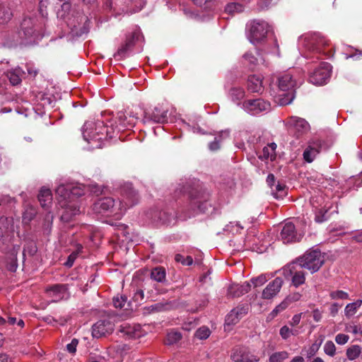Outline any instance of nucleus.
<instances>
[{"label": "nucleus", "mask_w": 362, "mask_h": 362, "mask_svg": "<svg viewBox=\"0 0 362 362\" xmlns=\"http://www.w3.org/2000/svg\"><path fill=\"white\" fill-rule=\"evenodd\" d=\"M362 305V300H357L354 303L346 305L344 309V314L347 317L353 316Z\"/></svg>", "instance_id": "obj_36"}, {"label": "nucleus", "mask_w": 362, "mask_h": 362, "mask_svg": "<svg viewBox=\"0 0 362 362\" xmlns=\"http://www.w3.org/2000/svg\"><path fill=\"white\" fill-rule=\"evenodd\" d=\"M262 156H259L260 158H264V159L270 158L272 160H274L276 156H272V151L269 147L264 146L262 149Z\"/></svg>", "instance_id": "obj_63"}, {"label": "nucleus", "mask_w": 362, "mask_h": 362, "mask_svg": "<svg viewBox=\"0 0 362 362\" xmlns=\"http://www.w3.org/2000/svg\"><path fill=\"white\" fill-rule=\"evenodd\" d=\"M360 354L361 347L358 345H353L346 349V356L351 361L357 358Z\"/></svg>", "instance_id": "obj_41"}, {"label": "nucleus", "mask_w": 362, "mask_h": 362, "mask_svg": "<svg viewBox=\"0 0 362 362\" xmlns=\"http://www.w3.org/2000/svg\"><path fill=\"white\" fill-rule=\"evenodd\" d=\"M127 298L125 296H115L112 299V303L116 308H124V310L130 309V303H127Z\"/></svg>", "instance_id": "obj_34"}, {"label": "nucleus", "mask_w": 362, "mask_h": 362, "mask_svg": "<svg viewBox=\"0 0 362 362\" xmlns=\"http://www.w3.org/2000/svg\"><path fill=\"white\" fill-rule=\"evenodd\" d=\"M37 214V209L31 205H27L23 214V223L29 225L30 221L34 219Z\"/></svg>", "instance_id": "obj_30"}, {"label": "nucleus", "mask_w": 362, "mask_h": 362, "mask_svg": "<svg viewBox=\"0 0 362 362\" xmlns=\"http://www.w3.org/2000/svg\"><path fill=\"white\" fill-rule=\"evenodd\" d=\"M303 268L307 269L312 274L317 272L325 263V257L319 250L307 251L296 260Z\"/></svg>", "instance_id": "obj_5"}, {"label": "nucleus", "mask_w": 362, "mask_h": 362, "mask_svg": "<svg viewBox=\"0 0 362 362\" xmlns=\"http://www.w3.org/2000/svg\"><path fill=\"white\" fill-rule=\"evenodd\" d=\"M114 330L113 324L108 320H100L92 326V336L101 338L110 334Z\"/></svg>", "instance_id": "obj_12"}, {"label": "nucleus", "mask_w": 362, "mask_h": 362, "mask_svg": "<svg viewBox=\"0 0 362 362\" xmlns=\"http://www.w3.org/2000/svg\"><path fill=\"white\" fill-rule=\"evenodd\" d=\"M244 7L242 4L236 2L228 4L225 8V11L230 15L240 13L243 11Z\"/></svg>", "instance_id": "obj_38"}, {"label": "nucleus", "mask_w": 362, "mask_h": 362, "mask_svg": "<svg viewBox=\"0 0 362 362\" xmlns=\"http://www.w3.org/2000/svg\"><path fill=\"white\" fill-rule=\"evenodd\" d=\"M210 334L211 331L206 326L199 327L195 332V337L199 339H206L210 336Z\"/></svg>", "instance_id": "obj_43"}, {"label": "nucleus", "mask_w": 362, "mask_h": 362, "mask_svg": "<svg viewBox=\"0 0 362 362\" xmlns=\"http://www.w3.org/2000/svg\"><path fill=\"white\" fill-rule=\"evenodd\" d=\"M318 153L319 150L316 148L308 146L303 152V158L308 163H311Z\"/></svg>", "instance_id": "obj_39"}, {"label": "nucleus", "mask_w": 362, "mask_h": 362, "mask_svg": "<svg viewBox=\"0 0 362 362\" xmlns=\"http://www.w3.org/2000/svg\"><path fill=\"white\" fill-rule=\"evenodd\" d=\"M168 110L160 106L145 110L144 112L143 123H160L168 122Z\"/></svg>", "instance_id": "obj_8"}, {"label": "nucleus", "mask_w": 362, "mask_h": 362, "mask_svg": "<svg viewBox=\"0 0 362 362\" xmlns=\"http://www.w3.org/2000/svg\"><path fill=\"white\" fill-rule=\"evenodd\" d=\"M286 124L289 127H293L300 133L306 132L309 128V124L305 119L296 116L290 117Z\"/></svg>", "instance_id": "obj_20"}, {"label": "nucleus", "mask_w": 362, "mask_h": 362, "mask_svg": "<svg viewBox=\"0 0 362 362\" xmlns=\"http://www.w3.org/2000/svg\"><path fill=\"white\" fill-rule=\"evenodd\" d=\"M248 308L247 306H238L233 309L226 317V321L229 324H236L240 318L247 313Z\"/></svg>", "instance_id": "obj_26"}, {"label": "nucleus", "mask_w": 362, "mask_h": 362, "mask_svg": "<svg viewBox=\"0 0 362 362\" xmlns=\"http://www.w3.org/2000/svg\"><path fill=\"white\" fill-rule=\"evenodd\" d=\"M249 355L250 351L247 347L237 346L233 349L230 358L235 362H244Z\"/></svg>", "instance_id": "obj_25"}, {"label": "nucleus", "mask_w": 362, "mask_h": 362, "mask_svg": "<svg viewBox=\"0 0 362 362\" xmlns=\"http://www.w3.org/2000/svg\"><path fill=\"white\" fill-rule=\"evenodd\" d=\"M332 299H348L349 295L343 291H334L329 294Z\"/></svg>", "instance_id": "obj_52"}, {"label": "nucleus", "mask_w": 362, "mask_h": 362, "mask_svg": "<svg viewBox=\"0 0 362 362\" xmlns=\"http://www.w3.org/2000/svg\"><path fill=\"white\" fill-rule=\"evenodd\" d=\"M268 278L266 274H261L257 277L251 279L250 282L254 286V287H258L265 284Z\"/></svg>", "instance_id": "obj_45"}, {"label": "nucleus", "mask_w": 362, "mask_h": 362, "mask_svg": "<svg viewBox=\"0 0 362 362\" xmlns=\"http://www.w3.org/2000/svg\"><path fill=\"white\" fill-rule=\"evenodd\" d=\"M61 9L58 11V15L61 17H64L66 13H68L71 9V4L67 1H64L60 4Z\"/></svg>", "instance_id": "obj_54"}, {"label": "nucleus", "mask_w": 362, "mask_h": 362, "mask_svg": "<svg viewBox=\"0 0 362 362\" xmlns=\"http://www.w3.org/2000/svg\"><path fill=\"white\" fill-rule=\"evenodd\" d=\"M11 8L0 0V23H4L9 21L12 18Z\"/></svg>", "instance_id": "obj_31"}, {"label": "nucleus", "mask_w": 362, "mask_h": 362, "mask_svg": "<svg viewBox=\"0 0 362 362\" xmlns=\"http://www.w3.org/2000/svg\"><path fill=\"white\" fill-rule=\"evenodd\" d=\"M83 136L88 142H95V147L101 148L103 140L112 138L109 128L103 121L98 120L95 123H85L83 127Z\"/></svg>", "instance_id": "obj_2"}, {"label": "nucleus", "mask_w": 362, "mask_h": 362, "mask_svg": "<svg viewBox=\"0 0 362 362\" xmlns=\"http://www.w3.org/2000/svg\"><path fill=\"white\" fill-rule=\"evenodd\" d=\"M185 192L187 193L189 204L196 213H206L211 208L209 191L199 183H187L184 186Z\"/></svg>", "instance_id": "obj_1"}, {"label": "nucleus", "mask_w": 362, "mask_h": 362, "mask_svg": "<svg viewBox=\"0 0 362 362\" xmlns=\"http://www.w3.org/2000/svg\"><path fill=\"white\" fill-rule=\"evenodd\" d=\"M138 35L136 33H132L127 35L124 43L118 49L117 52L114 54V57L117 58L118 60L125 58L127 53L134 47Z\"/></svg>", "instance_id": "obj_15"}, {"label": "nucleus", "mask_w": 362, "mask_h": 362, "mask_svg": "<svg viewBox=\"0 0 362 362\" xmlns=\"http://www.w3.org/2000/svg\"><path fill=\"white\" fill-rule=\"evenodd\" d=\"M279 238L284 243H291L299 242L301 239V235L297 233L296 227L292 223H287L283 226Z\"/></svg>", "instance_id": "obj_13"}, {"label": "nucleus", "mask_w": 362, "mask_h": 362, "mask_svg": "<svg viewBox=\"0 0 362 362\" xmlns=\"http://www.w3.org/2000/svg\"><path fill=\"white\" fill-rule=\"evenodd\" d=\"M70 189L71 187H66L64 185H61L56 189V193L60 197L66 199V197L70 194Z\"/></svg>", "instance_id": "obj_50"}, {"label": "nucleus", "mask_w": 362, "mask_h": 362, "mask_svg": "<svg viewBox=\"0 0 362 362\" xmlns=\"http://www.w3.org/2000/svg\"><path fill=\"white\" fill-rule=\"evenodd\" d=\"M78 344V340L77 339H73L71 343L66 345V350L71 354H74L76 351V346Z\"/></svg>", "instance_id": "obj_61"}, {"label": "nucleus", "mask_w": 362, "mask_h": 362, "mask_svg": "<svg viewBox=\"0 0 362 362\" xmlns=\"http://www.w3.org/2000/svg\"><path fill=\"white\" fill-rule=\"evenodd\" d=\"M243 57L248 62L250 69H253L257 63V59L250 52L245 53Z\"/></svg>", "instance_id": "obj_53"}, {"label": "nucleus", "mask_w": 362, "mask_h": 362, "mask_svg": "<svg viewBox=\"0 0 362 362\" xmlns=\"http://www.w3.org/2000/svg\"><path fill=\"white\" fill-rule=\"evenodd\" d=\"M303 269L298 262L293 261L283 268L282 273L286 279L291 277L292 285L298 288L305 281V275Z\"/></svg>", "instance_id": "obj_7"}, {"label": "nucleus", "mask_w": 362, "mask_h": 362, "mask_svg": "<svg viewBox=\"0 0 362 362\" xmlns=\"http://www.w3.org/2000/svg\"><path fill=\"white\" fill-rule=\"evenodd\" d=\"M82 250V246L80 245V247L78 249L77 251H75V252H73L69 257H68V259H67V261L65 262V265L68 267H71L75 259H76L77 257V255L78 254V251Z\"/></svg>", "instance_id": "obj_56"}, {"label": "nucleus", "mask_w": 362, "mask_h": 362, "mask_svg": "<svg viewBox=\"0 0 362 362\" xmlns=\"http://www.w3.org/2000/svg\"><path fill=\"white\" fill-rule=\"evenodd\" d=\"M19 245H13L11 250L6 254V265L8 271L15 272L18 267L17 254L20 251Z\"/></svg>", "instance_id": "obj_17"}, {"label": "nucleus", "mask_w": 362, "mask_h": 362, "mask_svg": "<svg viewBox=\"0 0 362 362\" xmlns=\"http://www.w3.org/2000/svg\"><path fill=\"white\" fill-rule=\"evenodd\" d=\"M120 194L122 197L121 202L123 205L127 206V209L133 206L139 202V197L138 192L130 183L124 184L121 187Z\"/></svg>", "instance_id": "obj_11"}, {"label": "nucleus", "mask_w": 362, "mask_h": 362, "mask_svg": "<svg viewBox=\"0 0 362 362\" xmlns=\"http://www.w3.org/2000/svg\"><path fill=\"white\" fill-rule=\"evenodd\" d=\"M349 339V337L344 334H338L335 337V341L338 344H345Z\"/></svg>", "instance_id": "obj_62"}, {"label": "nucleus", "mask_w": 362, "mask_h": 362, "mask_svg": "<svg viewBox=\"0 0 362 362\" xmlns=\"http://www.w3.org/2000/svg\"><path fill=\"white\" fill-rule=\"evenodd\" d=\"M194 4L197 6L203 8L204 9H209L211 8L214 4V0H192Z\"/></svg>", "instance_id": "obj_48"}, {"label": "nucleus", "mask_w": 362, "mask_h": 362, "mask_svg": "<svg viewBox=\"0 0 362 362\" xmlns=\"http://www.w3.org/2000/svg\"><path fill=\"white\" fill-rule=\"evenodd\" d=\"M288 300H290V298H286L284 301H282L279 305H278L274 309V311H276V313H279V312L284 310L289 305Z\"/></svg>", "instance_id": "obj_64"}, {"label": "nucleus", "mask_w": 362, "mask_h": 362, "mask_svg": "<svg viewBox=\"0 0 362 362\" xmlns=\"http://www.w3.org/2000/svg\"><path fill=\"white\" fill-rule=\"evenodd\" d=\"M330 73L331 66L327 62H323L310 74L309 80L315 85H322L330 77Z\"/></svg>", "instance_id": "obj_9"}, {"label": "nucleus", "mask_w": 362, "mask_h": 362, "mask_svg": "<svg viewBox=\"0 0 362 362\" xmlns=\"http://www.w3.org/2000/svg\"><path fill=\"white\" fill-rule=\"evenodd\" d=\"M21 32L25 38H30L37 35V29L35 28V19L25 18L21 25Z\"/></svg>", "instance_id": "obj_19"}, {"label": "nucleus", "mask_w": 362, "mask_h": 362, "mask_svg": "<svg viewBox=\"0 0 362 362\" xmlns=\"http://www.w3.org/2000/svg\"><path fill=\"white\" fill-rule=\"evenodd\" d=\"M47 4L48 0H39V11L42 17H46L47 16V13L46 11Z\"/></svg>", "instance_id": "obj_58"}, {"label": "nucleus", "mask_w": 362, "mask_h": 362, "mask_svg": "<svg viewBox=\"0 0 362 362\" xmlns=\"http://www.w3.org/2000/svg\"><path fill=\"white\" fill-rule=\"evenodd\" d=\"M89 191L98 196L100 194H105V189H106L105 187L100 186L97 184H91L88 186Z\"/></svg>", "instance_id": "obj_49"}, {"label": "nucleus", "mask_w": 362, "mask_h": 362, "mask_svg": "<svg viewBox=\"0 0 362 362\" xmlns=\"http://www.w3.org/2000/svg\"><path fill=\"white\" fill-rule=\"evenodd\" d=\"M243 107L251 114L257 115L263 111H267L270 107V104L264 100H248L243 103Z\"/></svg>", "instance_id": "obj_14"}, {"label": "nucleus", "mask_w": 362, "mask_h": 362, "mask_svg": "<svg viewBox=\"0 0 362 362\" xmlns=\"http://www.w3.org/2000/svg\"><path fill=\"white\" fill-rule=\"evenodd\" d=\"M133 300L136 303L141 304L142 301L144 300V291L141 289L137 290L134 295Z\"/></svg>", "instance_id": "obj_60"}, {"label": "nucleus", "mask_w": 362, "mask_h": 362, "mask_svg": "<svg viewBox=\"0 0 362 362\" xmlns=\"http://www.w3.org/2000/svg\"><path fill=\"white\" fill-rule=\"evenodd\" d=\"M283 284L284 281L281 277L275 278L263 290L262 298L267 300L273 298L280 291Z\"/></svg>", "instance_id": "obj_16"}, {"label": "nucleus", "mask_w": 362, "mask_h": 362, "mask_svg": "<svg viewBox=\"0 0 362 362\" xmlns=\"http://www.w3.org/2000/svg\"><path fill=\"white\" fill-rule=\"evenodd\" d=\"M324 351L330 356H334L336 353V346L333 341H327L324 346Z\"/></svg>", "instance_id": "obj_47"}, {"label": "nucleus", "mask_w": 362, "mask_h": 362, "mask_svg": "<svg viewBox=\"0 0 362 362\" xmlns=\"http://www.w3.org/2000/svg\"><path fill=\"white\" fill-rule=\"evenodd\" d=\"M16 204V199L14 197H11L8 195L0 196V206L5 208V210L11 211Z\"/></svg>", "instance_id": "obj_32"}, {"label": "nucleus", "mask_w": 362, "mask_h": 362, "mask_svg": "<svg viewBox=\"0 0 362 362\" xmlns=\"http://www.w3.org/2000/svg\"><path fill=\"white\" fill-rule=\"evenodd\" d=\"M288 358V353L286 351L272 354L269 358V362H283Z\"/></svg>", "instance_id": "obj_40"}, {"label": "nucleus", "mask_w": 362, "mask_h": 362, "mask_svg": "<svg viewBox=\"0 0 362 362\" xmlns=\"http://www.w3.org/2000/svg\"><path fill=\"white\" fill-rule=\"evenodd\" d=\"M67 290L66 284H54L47 287L46 292L50 297L54 298L55 301H59L64 298Z\"/></svg>", "instance_id": "obj_18"}, {"label": "nucleus", "mask_w": 362, "mask_h": 362, "mask_svg": "<svg viewBox=\"0 0 362 362\" xmlns=\"http://www.w3.org/2000/svg\"><path fill=\"white\" fill-rule=\"evenodd\" d=\"M152 221L159 224H168L171 221L172 215L163 210H153L150 212Z\"/></svg>", "instance_id": "obj_24"}, {"label": "nucleus", "mask_w": 362, "mask_h": 362, "mask_svg": "<svg viewBox=\"0 0 362 362\" xmlns=\"http://www.w3.org/2000/svg\"><path fill=\"white\" fill-rule=\"evenodd\" d=\"M229 136V131L225 130L219 132L218 136L214 138V140L209 144V148L211 151H216L220 149L221 142Z\"/></svg>", "instance_id": "obj_29"}, {"label": "nucleus", "mask_w": 362, "mask_h": 362, "mask_svg": "<svg viewBox=\"0 0 362 362\" xmlns=\"http://www.w3.org/2000/svg\"><path fill=\"white\" fill-rule=\"evenodd\" d=\"M37 198L41 206L47 209L52 204V194L51 190L45 187H42L38 194Z\"/></svg>", "instance_id": "obj_28"}, {"label": "nucleus", "mask_w": 362, "mask_h": 362, "mask_svg": "<svg viewBox=\"0 0 362 362\" xmlns=\"http://www.w3.org/2000/svg\"><path fill=\"white\" fill-rule=\"evenodd\" d=\"M175 260L177 262H180L182 265L189 266L193 263V259L191 256H187L185 257L183 255L180 254H177L175 256Z\"/></svg>", "instance_id": "obj_46"}, {"label": "nucleus", "mask_w": 362, "mask_h": 362, "mask_svg": "<svg viewBox=\"0 0 362 362\" xmlns=\"http://www.w3.org/2000/svg\"><path fill=\"white\" fill-rule=\"evenodd\" d=\"M71 211V215L70 216H74V215H76L77 214L79 213V208H78L77 206H70L69 208H67L65 211V212L64 213V214L62 216V218L64 219H66V220H68L70 217H69V211Z\"/></svg>", "instance_id": "obj_55"}, {"label": "nucleus", "mask_w": 362, "mask_h": 362, "mask_svg": "<svg viewBox=\"0 0 362 362\" xmlns=\"http://www.w3.org/2000/svg\"><path fill=\"white\" fill-rule=\"evenodd\" d=\"M247 89L252 93H262V78L259 76L251 75L247 78Z\"/></svg>", "instance_id": "obj_27"}, {"label": "nucleus", "mask_w": 362, "mask_h": 362, "mask_svg": "<svg viewBox=\"0 0 362 362\" xmlns=\"http://www.w3.org/2000/svg\"><path fill=\"white\" fill-rule=\"evenodd\" d=\"M278 87L282 93L277 96L279 105H287L291 103L295 98L296 80L291 73H286L278 78Z\"/></svg>", "instance_id": "obj_4"}, {"label": "nucleus", "mask_w": 362, "mask_h": 362, "mask_svg": "<svg viewBox=\"0 0 362 362\" xmlns=\"http://www.w3.org/2000/svg\"><path fill=\"white\" fill-rule=\"evenodd\" d=\"M85 191L81 187H71L70 189V194L80 197L84 195Z\"/></svg>", "instance_id": "obj_59"}, {"label": "nucleus", "mask_w": 362, "mask_h": 362, "mask_svg": "<svg viewBox=\"0 0 362 362\" xmlns=\"http://www.w3.org/2000/svg\"><path fill=\"white\" fill-rule=\"evenodd\" d=\"M165 269L162 267H157L152 269L151 277L158 282H163L165 280Z\"/></svg>", "instance_id": "obj_33"}, {"label": "nucleus", "mask_w": 362, "mask_h": 362, "mask_svg": "<svg viewBox=\"0 0 362 362\" xmlns=\"http://www.w3.org/2000/svg\"><path fill=\"white\" fill-rule=\"evenodd\" d=\"M14 226L11 217H0V238L3 244L10 243L13 237Z\"/></svg>", "instance_id": "obj_10"}, {"label": "nucleus", "mask_w": 362, "mask_h": 362, "mask_svg": "<svg viewBox=\"0 0 362 362\" xmlns=\"http://www.w3.org/2000/svg\"><path fill=\"white\" fill-rule=\"evenodd\" d=\"M247 37L251 43L257 45L267 37L269 25L264 21L253 20L247 25Z\"/></svg>", "instance_id": "obj_6"}, {"label": "nucleus", "mask_w": 362, "mask_h": 362, "mask_svg": "<svg viewBox=\"0 0 362 362\" xmlns=\"http://www.w3.org/2000/svg\"><path fill=\"white\" fill-rule=\"evenodd\" d=\"M25 75V72L20 67L11 69L6 73V78L12 86L21 84Z\"/></svg>", "instance_id": "obj_21"}, {"label": "nucleus", "mask_w": 362, "mask_h": 362, "mask_svg": "<svg viewBox=\"0 0 362 362\" xmlns=\"http://www.w3.org/2000/svg\"><path fill=\"white\" fill-rule=\"evenodd\" d=\"M93 211L96 214H111L117 219H119L127 211V206L123 205L121 200L118 203L110 197L98 198L93 204Z\"/></svg>", "instance_id": "obj_3"}, {"label": "nucleus", "mask_w": 362, "mask_h": 362, "mask_svg": "<svg viewBox=\"0 0 362 362\" xmlns=\"http://www.w3.org/2000/svg\"><path fill=\"white\" fill-rule=\"evenodd\" d=\"M274 187L276 192H273V194L276 199L282 197L286 194L285 185L278 182Z\"/></svg>", "instance_id": "obj_51"}, {"label": "nucleus", "mask_w": 362, "mask_h": 362, "mask_svg": "<svg viewBox=\"0 0 362 362\" xmlns=\"http://www.w3.org/2000/svg\"><path fill=\"white\" fill-rule=\"evenodd\" d=\"M171 308L172 303L170 302L166 301L165 303L160 302L153 304L146 308V309L149 311V313H157L170 310Z\"/></svg>", "instance_id": "obj_35"}, {"label": "nucleus", "mask_w": 362, "mask_h": 362, "mask_svg": "<svg viewBox=\"0 0 362 362\" xmlns=\"http://www.w3.org/2000/svg\"><path fill=\"white\" fill-rule=\"evenodd\" d=\"M327 212L328 209L325 208L318 209L315 214V221L319 223L327 221L328 218L327 216Z\"/></svg>", "instance_id": "obj_44"}, {"label": "nucleus", "mask_w": 362, "mask_h": 362, "mask_svg": "<svg viewBox=\"0 0 362 362\" xmlns=\"http://www.w3.org/2000/svg\"><path fill=\"white\" fill-rule=\"evenodd\" d=\"M292 332V329H290L288 326H283L279 331V334L282 337L283 339H287L291 337V333Z\"/></svg>", "instance_id": "obj_57"}, {"label": "nucleus", "mask_w": 362, "mask_h": 362, "mask_svg": "<svg viewBox=\"0 0 362 362\" xmlns=\"http://www.w3.org/2000/svg\"><path fill=\"white\" fill-rule=\"evenodd\" d=\"M229 96L234 102H238L245 97V90L240 87H232L229 90Z\"/></svg>", "instance_id": "obj_37"}, {"label": "nucleus", "mask_w": 362, "mask_h": 362, "mask_svg": "<svg viewBox=\"0 0 362 362\" xmlns=\"http://www.w3.org/2000/svg\"><path fill=\"white\" fill-rule=\"evenodd\" d=\"M250 288L251 284L248 281H245L242 285L233 284L229 287L228 294L233 298L239 297L248 293Z\"/></svg>", "instance_id": "obj_23"}, {"label": "nucleus", "mask_w": 362, "mask_h": 362, "mask_svg": "<svg viewBox=\"0 0 362 362\" xmlns=\"http://www.w3.org/2000/svg\"><path fill=\"white\" fill-rule=\"evenodd\" d=\"M119 332L127 339H136L141 337L140 327L139 325H130L123 324L119 327Z\"/></svg>", "instance_id": "obj_22"}, {"label": "nucleus", "mask_w": 362, "mask_h": 362, "mask_svg": "<svg viewBox=\"0 0 362 362\" xmlns=\"http://www.w3.org/2000/svg\"><path fill=\"white\" fill-rule=\"evenodd\" d=\"M182 339V334L179 332L173 331L167 334L165 343L168 345L174 344Z\"/></svg>", "instance_id": "obj_42"}]
</instances>
